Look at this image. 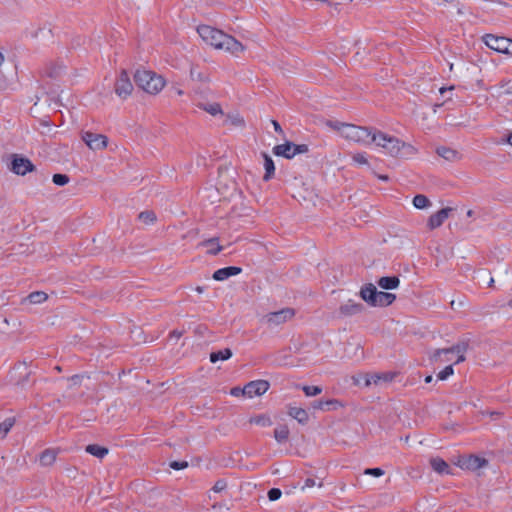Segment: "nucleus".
I'll return each instance as SVG.
<instances>
[{"mask_svg":"<svg viewBox=\"0 0 512 512\" xmlns=\"http://www.w3.org/2000/svg\"><path fill=\"white\" fill-rule=\"evenodd\" d=\"M243 388L240 387H234L230 390V394L235 397L244 396Z\"/></svg>","mask_w":512,"mask_h":512,"instance_id":"nucleus-47","label":"nucleus"},{"mask_svg":"<svg viewBox=\"0 0 512 512\" xmlns=\"http://www.w3.org/2000/svg\"><path fill=\"white\" fill-rule=\"evenodd\" d=\"M379 179L383 180V181H387L388 180V176L386 175H380L379 176Z\"/></svg>","mask_w":512,"mask_h":512,"instance_id":"nucleus-56","label":"nucleus"},{"mask_svg":"<svg viewBox=\"0 0 512 512\" xmlns=\"http://www.w3.org/2000/svg\"><path fill=\"white\" fill-rule=\"evenodd\" d=\"M289 429L286 425H280L274 430V438L278 443H283L288 439Z\"/></svg>","mask_w":512,"mask_h":512,"instance_id":"nucleus-24","label":"nucleus"},{"mask_svg":"<svg viewBox=\"0 0 512 512\" xmlns=\"http://www.w3.org/2000/svg\"><path fill=\"white\" fill-rule=\"evenodd\" d=\"M225 123L235 127H243L244 119L238 113H233L226 116Z\"/></svg>","mask_w":512,"mask_h":512,"instance_id":"nucleus-32","label":"nucleus"},{"mask_svg":"<svg viewBox=\"0 0 512 512\" xmlns=\"http://www.w3.org/2000/svg\"><path fill=\"white\" fill-rule=\"evenodd\" d=\"M133 91V85L129 79V76L126 71H121L116 84H115V93L122 99H126L131 95Z\"/></svg>","mask_w":512,"mask_h":512,"instance_id":"nucleus-8","label":"nucleus"},{"mask_svg":"<svg viewBox=\"0 0 512 512\" xmlns=\"http://www.w3.org/2000/svg\"><path fill=\"white\" fill-rule=\"evenodd\" d=\"M263 157H264L263 165H264V169H265V174H264L263 178L265 181H268L274 176L275 165H274L272 158L269 155L264 154Z\"/></svg>","mask_w":512,"mask_h":512,"instance_id":"nucleus-22","label":"nucleus"},{"mask_svg":"<svg viewBox=\"0 0 512 512\" xmlns=\"http://www.w3.org/2000/svg\"><path fill=\"white\" fill-rule=\"evenodd\" d=\"M138 218L145 225L152 224L155 221V219H156L155 214L152 211L141 212L139 214Z\"/></svg>","mask_w":512,"mask_h":512,"instance_id":"nucleus-34","label":"nucleus"},{"mask_svg":"<svg viewBox=\"0 0 512 512\" xmlns=\"http://www.w3.org/2000/svg\"><path fill=\"white\" fill-rule=\"evenodd\" d=\"M226 486H227V484H226L225 480H218L214 484L212 489L214 492L219 493V492H222L226 488Z\"/></svg>","mask_w":512,"mask_h":512,"instance_id":"nucleus-44","label":"nucleus"},{"mask_svg":"<svg viewBox=\"0 0 512 512\" xmlns=\"http://www.w3.org/2000/svg\"><path fill=\"white\" fill-rule=\"evenodd\" d=\"M339 311L343 316H353L363 311V305L354 300H348L340 306Z\"/></svg>","mask_w":512,"mask_h":512,"instance_id":"nucleus-15","label":"nucleus"},{"mask_svg":"<svg viewBox=\"0 0 512 512\" xmlns=\"http://www.w3.org/2000/svg\"><path fill=\"white\" fill-rule=\"evenodd\" d=\"M430 465L432 469L438 474L444 475L450 473L449 465L439 457L431 458Z\"/></svg>","mask_w":512,"mask_h":512,"instance_id":"nucleus-19","label":"nucleus"},{"mask_svg":"<svg viewBox=\"0 0 512 512\" xmlns=\"http://www.w3.org/2000/svg\"><path fill=\"white\" fill-rule=\"evenodd\" d=\"M308 151V147L305 144L296 145L292 142H286L284 144L276 145L273 148V152L277 156H282L287 159L293 158L297 154H303Z\"/></svg>","mask_w":512,"mask_h":512,"instance_id":"nucleus-7","label":"nucleus"},{"mask_svg":"<svg viewBox=\"0 0 512 512\" xmlns=\"http://www.w3.org/2000/svg\"><path fill=\"white\" fill-rule=\"evenodd\" d=\"M46 299H47V294L45 292L36 291V292L30 293L27 296L26 301H28L31 304H41L44 301H46Z\"/></svg>","mask_w":512,"mask_h":512,"instance_id":"nucleus-28","label":"nucleus"},{"mask_svg":"<svg viewBox=\"0 0 512 512\" xmlns=\"http://www.w3.org/2000/svg\"><path fill=\"white\" fill-rule=\"evenodd\" d=\"M412 203L416 209H421V210L427 209L431 206L430 200L425 195H422V194L416 195L413 198Z\"/></svg>","mask_w":512,"mask_h":512,"instance_id":"nucleus-26","label":"nucleus"},{"mask_svg":"<svg viewBox=\"0 0 512 512\" xmlns=\"http://www.w3.org/2000/svg\"><path fill=\"white\" fill-rule=\"evenodd\" d=\"M436 152L440 157L447 161H456L460 158V155L456 150L448 147H439Z\"/></svg>","mask_w":512,"mask_h":512,"instance_id":"nucleus-20","label":"nucleus"},{"mask_svg":"<svg viewBox=\"0 0 512 512\" xmlns=\"http://www.w3.org/2000/svg\"><path fill=\"white\" fill-rule=\"evenodd\" d=\"M395 374L385 372V373H374L375 378V386H380L382 384H387L391 382L394 378Z\"/></svg>","mask_w":512,"mask_h":512,"instance_id":"nucleus-29","label":"nucleus"},{"mask_svg":"<svg viewBox=\"0 0 512 512\" xmlns=\"http://www.w3.org/2000/svg\"><path fill=\"white\" fill-rule=\"evenodd\" d=\"M269 389V383L265 380H256L249 382L244 388V396L248 398H253L256 396H261L267 392Z\"/></svg>","mask_w":512,"mask_h":512,"instance_id":"nucleus-10","label":"nucleus"},{"mask_svg":"<svg viewBox=\"0 0 512 512\" xmlns=\"http://www.w3.org/2000/svg\"><path fill=\"white\" fill-rule=\"evenodd\" d=\"M466 351L467 344L460 342L451 348L435 350L430 358L435 363L453 362L457 364L465 360Z\"/></svg>","mask_w":512,"mask_h":512,"instance_id":"nucleus-5","label":"nucleus"},{"mask_svg":"<svg viewBox=\"0 0 512 512\" xmlns=\"http://www.w3.org/2000/svg\"><path fill=\"white\" fill-rule=\"evenodd\" d=\"M197 106L211 116H223V110L217 102H199Z\"/></svg>","mask_w":512,"mask_h":512,"instance_id":"nucleus-18","label":"nucleus"},{"mask_svg":"<svg viewBox=\"0 0 512 512\" xmlns=\"http://www.w3.org/2000/svg\"><path fill=\"white\" fill-rule=\"evenodd\" d=\"M316 485V481L312 478H308L305 480L304 486L302 487V490L306 488H312Z\"/></svg>","mask_w":512,"mask_h":512,"instance_id":"nucleus-48","label":"nucleus"},{"mask_svg":"<svg viewBox=\"0 0 512 512\" xmlns=\"http://www.w3.org/2000/svg\"><path fill=\"white\" fill-rule=\"evenodd\" d=\"M14 425L13 418H7L0 423V440L3 439Z\"/></svg>","mask_w":512,"mask_h":512,"instance_id":"nucleus-33","label":"nucleus"},{"mask_svg":"<svg viewBox=\"0 0 512 512\" xmlns=\"http://www.w3.org/2000/svg\"><path fill=\"white\" fill-rule=\"evenodd\" d=\"M197 32L206 44L217 50L228 52L234 56L240 55L245 50L243 44L234 37L214 27L201 25L197 28Z\"/></svg>","mask_w":512,"mask_h":512,"instance_id":"nucleus-1","label":"nucleus"},{"mask_svg":"<svg viewBox=\"0 0 512 512\" xmlns=\"http://www.w3.org/2000/svg\"><path fill=\"white\" fill-rule=\"evenodd\" d=\"M485 464H486V461L484 459H481L477 456H471V457H469V459L466 461V463L464 465L468 469L476 470V469L483 467Z\"/></svg>","mask_w":512,"mask_h":512,"instance_id":"nucleus-30","label":"nucleus"},{"mask_svg":"<svg viewBox=\"0 0 512 512\" xmlns=\"http://www.w3.org/2000/svg\"><path fill=\"white\" fill-rule=\"evenodd\" d=\"M338 405L339 402L337 400L315 401L312 404V408L318 410H329L330 406L336 407Z\"/></svg>","mask_w":512,"mask_h":512,"instance_id":"nucleus-31","label":"nucleus"},{"mask_svg":"<svg viewBox=\"0 0 512 512\" xmlns=\"http://www.w3.org/2000/svg\"><path fill=\"white\" fill-rule=\"evenodd\" d=\"M506 46H507V50H505V54L512 55V40L507 38Z\"/></svg>","mask_w":512,"mask_h":512,"instance_id":"nucleus-50","label":"nucleus"},{"mask_svg":"<svg viewBox=\"0 0 512 512\" xmlns=\"http://www.w3.org/2000/svg\"><path fill=\"white\" fill-rule=\"evenodd\" d=\"M5 60V57L4 55L0 52V66L2 65V63L4 62Z\"/></svg>","mask_w":512,"mask_h":512,"instance_id":"nucleus-55","label":"nucleus"},{"mask_svg":"<svg viewBox=\"0 0 512 512\" xmlns=\"http://www.w3.org/2000/svg\"><path fill=\"white\" fill-rule=\"evenodd\" d=\"M302 390L308 397L316 396L322 392V388L319 386H303Z\"/></svg>","mask_w":512,"mask_h":512,"instance_id":"nucleus-36","label":"nucleus"},{"mask_svg":"<svg viewBox=\"0 0 512 512\" xmlns=\"http://www.w3.org/2000/svg\"><path fill=\"white\" fill-rule=\"evenodd\" d=\"M361 298L371 306H388L394 302L396 296L392 293L378 291L373 284H368L360 291Z\"/></svg>","mask_w":512,"mask_h":512,"instance_id":"nucleus-6","label":"nucleus"},{"mask_svg":"<svg viewBox=\"0 0 512 512\" xmlns=\"http://www.w3.org/2000/svg\"><path fill=\"white\" fill-rule=\"evenodd\" d=\"M485 44L492 50H495L500 53H505V50H507V38L505 37H498L494 35H487L484 38Z\"/></svg>","mask_w":512,"mask_h":512,"instance_id":"nucleus-14","label":"nucleus"},{"mask_svg":"<svg viewBox=\"0 0 512 512\" xmlns=\"http://www.w3.org/2000/svg\"><path fill=\"white\" fill-rule=\"evenodd\" d=\"M57 452L53 449L45 450L39 457V462L42 466H50L54 463Z\"/></svg>","mask_w":512,"mask_h":512,"instance_id":"nucleus-23","label":"nucleus"},{"mask_svg":"<svg viewBox=\"0 0 512 512\" xmlns=\"http://www.w3.org/2000/svg\"><path fill=\"white\" fill-rule=\"evenodd\" d=\"M32 163L24 157L15 156L11 163V170L18 175H25L32 171Z\"/></svg>","mask_w":512,"mask_h":512,"instance_id":"nucleus-13","label":"nucleus"},{"mask_svg":"<svg viewBox=\"0 0 512 512\" xmlns=\"http://www.w3.org/2000/svg\"><path fill=\"white\" fill-rule=\"evenodd\" d=\"M81 379H82V376H80V375H74V376H72V377L69 379V381H70V383H71V386H76V385L80 384Z\"/></svg>","mask_w":512,"mask_h":512,"instance_id":"nucleus-49","label":"nucleus"},{"mask_svg":"<svg viewBox=\"0 0 512 512\" xmlns=\"http://www.w3.org/2000/svg\"><path fill=\"white\" fill-rule=\"evenodd\" d=\"M231 356H232V351L230 349L226 348V349H223V350H220L217 352H212L210 354V361L212 363H215L219 360H228Z\"/></svg>","mask_w":512,"mask_h":512,"instance_id":"nucleus-27","label":"nucleus"},{"mask_svg":"<svg viewBox=\"0 0 512 512\" xmlns=\"http://www.w3.org/2000/svg\"><path fill=\"white\" fill-rule=\"evenodd\" d=\"M176 93H177L178 95H182V94H183V91H182V90H180V89H177V90H176Z\"/></svg>","mask_w":512,"mask_h":512,"instance_id":"nucleus-59","label":"nucleus"},{"mask_svg":"<svg viewBox=\"0 0 512 512\" xmlns=\"http://www.w3.org/2000/svg\"><path fill=\"white\" fill-rule=\"evenodd\" d=\"M250 423L256 424V425H259L262 427H267V426H270L272 422L269 417H267L265 415H259V416L252 417L250 419Z\"/></svg>","mask_w":512,"mask_h":512,"instance_id":"nucleus-35","label":"nucleus"},{"mask_svg":"<svg viewBox=\"0 0 512 512\" xmlns=\"http://www.w3.org/2000/svg\"><path fill=\"white\" fill-rule=\"evenodd\" d=\"M367 379V373H359L352 376L353 384L359 387H365V380Z\"/></svg>","mask_w":512,"mask_h":512,"instance_id":"nucleus-37","label":"nucleus"},{"mask_svg":"<svg viewBox=\"0 0 512 512\" xmlns=\"http://www.w3.org/2000/svg\"><path fill=\"white\" fill-rule=\"evenodd\" d=\"M473 215H474L473 210H468V211H467V216H468V217H472Z\"/></svg>","mask_w":512,"mask_h":512,"instance_id":"nucleus-57","label":"nucleus"},{"mask_svg":"<svg viewBox=\"0 0 512 512\" xmlns=\"http://www.w3.org/2000/svg\"><path fill=\"white\" fill-rule=\"evenodd\" d=\"M453 373H454L453 366L448 365L437 374V378L439 380H446L448 377L453 375Z\"/></svg>","mask_w":512,"mask_h":512,"instance_id":"nucleus-39","label":"nucleus"},{"mask_svg":"<svg viewBox=\"0 0 512 512\" xmlns=\"http://www.w3.org/2000/svg\"><path fill=\"white\" fill-rule=\"evenodd\" d=\"M508 143L512 146V133L508 137Z\"/></svg>","mask_w":512,"mask_h":512,"instance_id":"nucleus-58","label":"nucleus"},{"mask_svg":"<svg viewBox=\"0 0 512 512\" xmlns=\"http://www.w3.org/2000/svg\"><path fill=\"white\" fill-rule=\"evenodd\" d=\"M399 283H400L399 279L395 276L381 277L378 280V285L382 289H386V290L396 289L399 286Z\"/></svg>","mask_w":512,"mask_h":512,"instance_id":"nucleus-21","label":"nucleus"},{"mask_svg":"<svg viewBox=\"0 0 512 512\" xmlns=\"http://www.w3.org/2000/svg\"><path fill=\"white\" fill-rule=\"evenodd\" d=\"M508 306L512 308V299L508 302Z\"/></svg>","mask_w":512,"mask_h":512,"instance_id":"nucleus-61","label":"nucleus"},{"mask_svg":"<svg viewBox=\"0 0 512 512\" xmlns=\"http://www.w3.org/2000/svg\"><path fill=\"white\" fill-rule=\"evenodd\" d=\"M82 140L92 150H102L107 146V137L102 134L84 132Z\"/></svg>","mask_w":512,"mask_h":512,"instance_id":"nucleus-9","label":"nucleus"},{"mask_svg":"<svg viewBox=\"0 0 512 512\" xmlns=\"http://www.w3.org/2000/svg\"><path fill=\"white\" fill-rule=\"evenodd\" d=\"M327 125L333 130L337 131L341 137L348 141H352L361 145H368L371 143V138L374 131L368 130L367 128L347 123H341L338 121H329L327 122Z\"/></svg>","mask_w":512,"mask_h":512,"instance_id":"nucleus-3","label":"nucleus"},{"mask_svg":"<svg viewBox=\"0 0 512 512\" xmlns=\"http://www.w3.org/2000/svg\"><path fill=\"white\" fill-rule=\"evenodd\" d=\"M85 450L97 458H103L108 454V449L96 444L88 445Z\"/></svg>","mask_w":512,"mask_h":512,"instance_id":"nucleus-25","label":"nucleus"},{"mask_svg":"<svg viewBox=\"0 0 512 512\" xmlns=\"http://www.w3.org/2000/svg\"><path fill=\"white\" fill-rule=\"evenodd\" d=\"M242 269L240 267L230 266L218 269L213 274V279L216 281H224L231 276L240 274Z\"/></svg>","mask_w":512,"mask_h":512,"instance_id":"nucleus-16","label":"nucleus"},{"mask_svg":"<svg viewBox=\"0 0 512 512\" xmlns=\"http://www.w3.org/2000/svg\"><path fill=\"white\" fill-rule=\"evenodd\" d=\"M375 386V378L374 373H367V379L365 380V387Z\"/></svg>","mask_w":512,"mask_h":512,"instance_id":"nucleus-45","label":"nucleus"},{"mask_svg":"<svg viewBox=\"0 0 512 512\" xmlns=\"http://www.w3.org/2000/svg\"><path fill=\"white\" fill-rule=\"evenodd\" d=\"M294 316V311L292 309L286 308L280 311L271 312L266 315V321L269 325H280L283 324Z\"/></svg>","mask_w":512,"mask_h":512,"instance_id":"nucleus-11","label":"nucleus"},{"mask_svg":"<svg viewBox=\"0 0 512 512\" xmlns=\"http://www.w3.org/2000/svg\"><path fill=\"white\" fill-rule=\"evenodd\" d=\"M493 283H494V279H493V278H490L489 286H491Z\"/></svg>","mask_w":512,"mask_h":512,"instance_id":"nucleus-60","label":"nucleus"},{"mask_svg":"<svg viewBox=\"0 0 512 512\" xmlns=\"http://www.w3.org/2000/svg\"><path fill=\"white\" fill-rule=\"evenodd\" d=\"M134 80L143 91L152 95L158 94L166 84L161 75L145 69H138L135 72Z\"/></svg>","mask_w":512,"mask_h":512,"instance_id":"nucleus-4","label":"nucleus"},{"mask_svg":"<svg viewBox=\"0 0 512 512\" xmlns=\"http://www.w3.org/2000/svg\"><path fill=\"white\" fill-rule=\"evenodd\" d=\"M452 211V208H443L436 213L432 214L427 222V226L430 230L436 229L440 227L446 219L449 217L450 213Z\"/></svg>","mask_w":512,"mask_h":512,"instance_id":"nucleus-12","label":"nucleus"},{"mask_svg":"<svg viewBox=\"0 0 512 512\" xmlns=\"http://www.w3.org/2000/svg\"><path fill=\"white\" fill-rule=\"evenodd\" d=\"M288 415L300 424H306L309 420L308 412L305 409L296 406L288 407Z\"/></svg>","mask_w":512,"mask_h":512,"instance_id":"nucleus-17","label":"nucleus"},{"mask_svg":"<svg viewBox=\"0 0 512 512\" xmlns=\"http://www.w3.org/2000/svg\"><path fill=\"white\" fill-rule=\"evenodd\" d=\"M272 124H273V127H274L276 132H278V133H282L283 132L280 124L277 121L272 120Z\"/></svg>","mask_w":512,"mask_h":512,"instance_id":"nucleus-51","label":"nucleus"},{"mask_svg":"<svg viewBox=\"0 0 512 512\" xmlns=\"http://www.w3.org/2000/svg\"><path fill=\"white\" fill-rule=\"evenodd\" d=\"M170 467L175 469V470H180V469H184L185 467H187V462H177V461H174L170 464Z\"/></svg>","mask_w":512,"mask_h":512,"instance_id":"nucleus-46","label":"nucleus"},{"mask_svg":"<svg viewBox=\"0 0 512 512\" xmlns=\"http://www.w3.org/2000/svg\"><path fill=\"white\" fill-rule=\"evenodd\" d=\"M195 291H196L197 293H199V294H202V293L204 292V288H203V287H201V286H197V287L195 288Z\"/></svg>","mask_w":512,"mask_h":512,"instance_id":"nucleus-53","label":"nucleus"},{"mask_svg":"<svg viewBox=\"0 0 512 512\" xmlns=\"http://www.w3.org/2000/svg\"><path fill=\"white\" fill-rule=\"evenodd\" d=\"M352 159L355 163H357L359 165L368 164L367 155L365 153H355L352 156Z\"/></svg>","mask_w":512,"mask_h":512,"instance_id":"nucleus-41","label":"nucleus"},{"mask_svg":"<svg viewBox=\"0 0 512 512\" xmlns=\"http://www.w3.org/2000/svg\"><path fill=\"white\" fill-rule=\"evenodd\" d=\"M371 143L382 148L384 152L393 157H410L415 154V148L398 138L385 134L381 131H374Z\"/></svg>","mask_w":512,"mask_h":512,"instance_id":"nucleus-2","label":"nucleus"},{"mask_svg":"<svg viewBox=\"0 0 512 512\" xmlns=\"http://www.w3.org/2000/svg\"><path fill=\"white\" fill-rule=\"evenodd\" d=\"M452 90H453V86H450V87H448V88H446V87H442V88H440V90H439V91H440V93L443 95L444 93H446V92H448V91H452Z\"/></svg>","mask_w":512,"mask_h":512,"instance_id":"nucleus-52","label":"nucleus"},{"mask_svg":"<svg viewBox=\"0 0 512 512\" xmlns=\"http://www.w3.org/2000/svg\"><path fill=\"white\" fill-rule=\"evenodd\" d=\"M282 495V492L278 488H272L268 492V498L270 501H276L278 500Z\"/></svg>","mask_w":512,"mask_h":512,"instance_id":"nucleus-42","label":"nucleus"},{"mask_svg":"<svg viewBox=\"0 0 512 512\" xmlns=\"http://www.w3.org/2000/svg\"><path fill=\"white\" fill-rule=\"evenodd\" d=\"M367 475H372L375 477H380L384 474V471L380 468H368L364 472Z\"/></svg>","mask_w":512,"mask_h":512,"instance_id":"nucleus-43","label":"nucleus"},{"mask_svg":"<svg viewBox=\"0 0 512 512\" xmlns=\"http://www.w3.org/2000/svg\"><path fill=\"white\" fill-rule=\"evenodd\" d=\"M432 380H433V377H432L431 375H428V376L425 378V382H426V383H430V382H432Z\"/></svg>","mask_w":512,"mask_h":512,"instance_id":"nucleus-54","label":"nucleus"},{"mask_svg":"<svg viewBox=\"0 0 512 512\" xmlns=\"http://www.w3.org/2000/svg\"><path fill=\"white\" fill-rule=\"evenodd\" d=\"M52 180L58 186H64L69 182L68 176L64 174H54Z\"/></svg>","mask_w":512,"mask_h":512,"instance_id":"nucleus-40","label":"nucleus"},{"mask_svg":"<svg viewBox=\"0 0 512 512\" xmlns=\"http://www.w3.org/2000/svg\"><path fill=\"white\" fill-rule=\"evenodd\" d=\"M203 245L208 247L207 251L211 254H217L221 250V247L215 242L214 239L204 242Z\"/></svg>","mask_w":512,"mask_h":512,"instance_id":"nucleus-38","label":"nucleus"}]
</instances>
